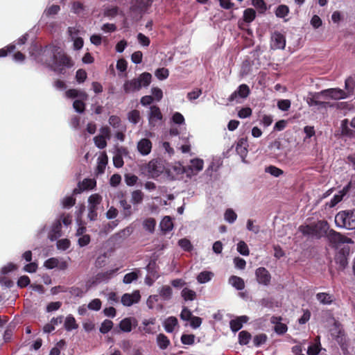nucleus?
I'll list each match as a JSON object with an SVG mask.
<instances>
[{
	"label": "nucleus",
	"mask_w": 355,
	"mask_h": 355,
	"mask_svg": "<svg viewBox=\"0 0 355 355\" xmlns=\"http://www.w3.org/2000/svg\"><path fill=\"white\" fill-rule=\"evenodd\" d=\"M44 53L50 55V59L46 62L48 67L59 74H64L65 69L73 65L71 59L58 46H46Z\"/></svg>",
	"instance_id": "nucleus-1"
},
{
	"label": "nucleus",
	"mask_w": 355,
	"mask_h": 355,
	"mask_svg": "<svg viewBox=\"0 0 355 355\" xmlns=\"http://www.w3.org/2000/svg\"><path fill=\"white\" fill-rule=\"evenodd\" d=\"M152 76L150 73L144 72L137 78L127 80L123 85L125 93L129 94L139 91L141 87H148L151 82Z\"/></svg>",
	"instance_id": "nucleus-2"
},
{
	"label": "nucleus",
	"mask_w": 355,
	"mask_h": 355,
	"mask_svg": "<svg viewBox=\"0 0 355 355\" xmlns=\"http://www.w3.org/2000/svg\"><path fill=\"white\" fill-rule=\"evenodd\" d=\"M335 223L338 227H343L347 230L355 229V210L338 212L335 216Z\"/></svg>",
	"instance_id": "nucleus-3"
},
{
	"label": "nucleus",
	"mask_w": 355,
	"mask_h": 355,
	"mask_svg": "<svg viewBox=\"0 0 355 355\" xmlns=\"http://www.w3.org/2000/svg\"><path fill=\"white\" fill-rule=\"evenodd\" d=\"M65 95L69 98H77L73 101V107L76 112L83 113L85 109L84 101L88 98V95L83 90L71 89L65 92Z\"/></svg>",
	"instance_id": "nucleus-4"
},
{
	"label": "nucleus",
	"mask_w": 355,
	"mask_h": 355,
	"mask_svg": "<svg viewBox=\"0 0 355 355\" xmlns=\"http://www.w3.org/2000/svg\"><path fill=\"white\" fill-rule=\"evenodd\" d=\"M87 202V218L90 220L94 221L98 217V210L102 202V197L98 193L92 194L88 198Z\"/></svg>",
	"instance_id": "nucleus-5"
},
{
	"label": "nucleus",
	"mask_w": 355,
	"mask_h": 355,
	"mask_svg": "<svg viewBox=\"0 0 355 355\" xmlns=\"http://www.w3.org/2000/svg\"><path fill=\"white\" fill-rule=\"evenodd\" d=\"M163 115L159 107L152 105L149 107L148 112V120L149 126L153 128L159 126L162 123Z\"/></svg>",
	"instance_id": "nucleus-6"
},
{
	"label": "nucleus",
	"mask_w": 355,
	"mask_h": 355,
	"mask_svg": "<svg viewBox=\"0 0 355 355\" xmlns=\"http://www.w3.org/2000/svg\"><path fill=\"white\" fill-rule=\"evenodd\" d=\"M146 168L149 176L152 178H158L165 170L164 164L161 160L158 159L150 161Z\"/></svg>",
	"instance_id": "nucleus-7"
},
{
	"label": "nucleus",
	"mask_w": 355,
	"mask_h": 355,
	"mask_svg": "<svg viewBox=\"0 0 355 355\" xmlns=\"http://www.w3.org/2000/svg\"><path fill=\"white\" fill-rule=\"evenodd\" d=\"M250 92L249 87L245 84H242L230 96L228 100L230 102L240 103V99L247 98Z\"/></svg>",
	"instance_id": "nucleus-8"
},
{
	"label": "nucleus",
	"mask_w": 355,
	"mask_h": 355,
	"mask_svg": "<svg viewBox=\"0 0 355 355\" xmlns=\"http://www.w3.org/2000/svg\"><path fill=\"white\" fill-rule=\"evenodd\" d=\"M351 188H355V181L349 182L343 189L336 193L330 202L328 203L329 207H335L338 202H340L343 198L347 194Z\"/></svg>",
	"instance_id": "nucleus-9"
},
{
	"label": "nucleus",
	"mask_w": 355,
	"mask_h": 355,
	"mask_svg": "<svg viewBox=\"0 0 355 355\" xmlns=\"http://www.w3.org/2000/svg\"><path fill=\"white\" fill-rule=\"evenodd\" d=\"M323 93L325 99L341 100L348 97V94L340 88L324 89Z\"/></svg>",
	"instance_id": "nucleus-10"
},
{
	"label": "nucleus",
	"mask_w": 355,
	"mask_h": 355,
	"mask_svg": "<svg viewBox=\"0 0 355 355\" xmlns=\"http://www.w3.org/2000/svg\"><path fill=\"white\" fill-rule=\"evenodd\" d=\"M328 239L329 241L336 245L343 243H352L353 241L351 239L344 236L341 234L331 230L328 233Z\"/></svg>",
	"instance_id": "nucleus-11"
},
{
	"label": "nucleus",
	"mask_w": 355,
	"mask_h": 355,
	"mask_svg": "<svg viewBox=\"0 0 355 355\" xmlns=\"http://www.w3.org/2000/svg\"><path fill=\"white\" fill-rule=\"evenodd\" d=\"M309 95L310 96L306 98V103L310 107L325 106V103L322 101V99H325L323 90L320 92L310 93Z\"/></svg>",
	"instance_id": "nucleus-12"
},
{
	"label": "nucleus",
	"mask_w": 355,
	"mask_h": 355,
	"mask_svg": "<svg viewBox=\"0 0 355 355\" xmlns=\"http://www.w3.org/2000/svg\"><path fill=\"white\" fill-rule=\"evenodd\" d=\"M61 229V220L56 219L51 225L47 235L48 239L51 241H56L62 235Z\"/></svg>",
	"instance_id": "nucleus-13"
},
{
	"label": "nucleus",
	"mask_w": 355,
	"mask_h": 355,
	"mask_svg": "<svg viewBox=\"0 0 355 355\" xmlns=\"http://www.w3.org/2000/svg\"><path fill=\"white\" fill-rule=\"evenodd\" d=\"M286 46V39L283 34L275 32L271 35L270 46L272 49H284Z\"/></svg>",
	"instance_id": "nucleus-14"
},
{
	"label": "nucleus",
	"mask_w": 355,
	"mask_h": 355,
	"mask_svg": "<svg viewBox=\"0 0 355 355\" xmlns=\"http://www.w3.org/2000/svg\"><path fill=\"white\" fill-rule=\"evenodd\" d=\"M255 275L259 284L264 286L270 284L271 276L270 272L265 268H258L255 271Z\"/></svg>",
	"instance_id": "nucleus-15"
},
{
	"label": "nucleus",
	"mask_w": 355,
	"mask_h": 355,
	"mask_svg": "<svg viewBox=\"0 0 355 355\" xmlns=\"http://www.w3.org/2000/svg\"><path fill=\"white\" fill-rule=\"evenodd\" d=\"M141 295L139 291H135L132 293H125L121 297V303L125 306H130L134 304L138 303Z\"/></svg>",
	"instance_id": "nucleus-16"
},
{
	"label": "nucleus",
	"mask_w": 355,
	"mask_h": 355,
	"mask_svg": "<svg viewBox=\"0 0 355 355\" xmlns=\"http://www.w3.org/2000/svg\"><path fill=\"white\" fill-rule=\"evenodd\" d=\"M152 142L147 138L140 139L137 145L138 152L143 156L149 155L152 150Z\"/></svg>",
	"instance_id": "nucleus-17"
},
{
	"label": "nucleus",
	"mask_w": 355,
	"mask_h": 355,
	"mask_svg": "<svg viewBox=\"0 0 355 355\" xmlns=\"http://www.w3.org/2000/svg\"><path fill=\"white\" fill-rule=\"evenodd\" d=\"M248 141L246 138H240L236 145V151L240 155L243 162H245V159L248 154Z\"/></svg>",
	"instance_id": "nucleus-18"
},
{
	"label": "nucleus",
	"mask_w": 355,
	"mask_h": 355,
	"mask_svg": "<svg viewBox=\"0 0 355 355\" xmlns=\"http://www.w3.org/2000/svg\"><path fill=\"white\" fill-rule=\"evenodd\" d=\"M249 320V318L246 315H241L232 320L230 322V329L233 332L239 331L244 323H246Z\"/></svg>",
	"instance_id": "nucleus-19"
},
{
	"label": "nucleus",
	"mask_w": 355,
	"mask_h": 355,
	"mask_svg": "<svg viewBox=\"0 0 355 355\" xmlns=\"http://www.w3.org/2000/svg\"><path fill=\"white\" fill-rule=\"evenodd\" d=\"M60 10V7L58 5H51L47 7L44 10L40 19V23H43L47 19H51V17L56 15Z\"/></svg>",
	"instance_id": "nucleus-20"
},
{
	"label": "nucleus",
	"mask_w": 355,
	"mask_h": 355,
	"mask_svg": "<svg viewBox=\"0 0 355 355\" xmlns=\"http://www.w3.org/2000/svg\"><path fill=\"white\" fill-rule=\"evenodd\" d=\"M178 326V319L174 316H170L163 322V327L167 333H173Z\"/></svg>",
	"instance_id": "nucleus-21"
},
{
	"label": "nucleus",
	"mask_w": 355,
	"mask_h": 355,
	"mask_svg": "<svg viewBox=\"0 0 355 355\" xmlns=\"http://www.w3.org/2000/svg\"><path fill=\"white\" fill-rule=\"evenodd\" d=\"M204 162L201 159H193L190 162L189 168L193 174H196L202 170Z\"/></svg>",
	"instance_id": "nucleus-22"
},
{
	"label": "nucleus",
	"mask_w": 355,
	"mask_h": 355,
	"mask_svg": "<svg viewBox=\"0 0 355 355\" xmlns=\"http://www.w3.org/2000/svg\"><path fill=\"white\" fill-rule=\"evenodd\" d=\"M229 284L238 291H241L245 288L243 279L239 277L232 275L229 278Z\"/></svg>",
	"instance_id": "nucleus-23"
},
{
	"label": "nucleus",
	"mask_w": 355,
	"mask_h": 355,
	"mask_svg": "<svg viewBox=\"0 0 355 355\" xmlns=\"http://www.w3.org/2000/svg\"><path fill=\"white\" fill-rule=\"evenodd\" d=\"M156 342L159 348L162 350L167 349L171 344L170 340L164 334H159L157 336Z\"/></svg>",
	"instance_id": "nucleus-24"
},
{
	"label": "nucleus",
	"mask_w": 355,
	"mask_h": 355,
	"mask_svg": "<svg viewBox=\"0 0 355 355\" xmlns=\"http://www.w3.org/2000/svg\"><path fill=\"white\" fill-rule=\"evenodd\" d=\"M159 226L162 232H168L172 230L173 223L171 217L168 216H164L161 220Z\"/></svg>",
	"instance_id": "nucleus-25"
},
{
	"label": "nucleus",
	"mask_w": 355,
	"mask_h": 355,
	"mask_svg": "<svg viewBox=\"0 0 355 355\" xmlns=\"http://www.w3.org/2000/svg\"><path fill=\"white\" fill-rule=\"evenodd\" d=\"M158 293L163 300L168 301L172 297L173 291L169 286H163L158 289Z\"/></svg>",
	"instance_id": "nucleus-26"
},
{
	"label": "nucleus",
	"mask_w": 355,
	"mask_h": 355,
	"mask_svg": "<svg viewBox=\"0 0 355 355\" xmlns=\"http://www.w3.org/2000/svg\"><path fill=\"white\" fill-rule=\"evenodd\" d=\"M144 198V194L141 190H135L131 193L130 202L134 205L141 204Z\"/></svg>",
	"instance_id": "nucleus-27"
},
{
	"label": "nucleus",
	"mask_w": 355,
	"mask_h": 355,
	"mask_svg": "<svg viewBox=\"0 0 355 355\" xmlns=\"http://www.w3.org/2000/svg\"><path fill=\"white\" fill-rule=\"evenodd\" d=\"M355 88V78L352 76L348 77L345 82V89L346 93L348 94V97L354 94Z\"/></svg>",
	"instance_id": "nucleus-28"
},
{
	"label": "nucleus",
	"mask_w": 355,
	"mask_h": 355,
	"mask_svg": "<svg viewBox=\"0 0 355 355\" xmlns=\"http://www.w3.org/2000/svg\"><path fill=\"white\" fill-rule=\"evenodd\" d=\"M42 24L46 25L47 30L51 33L56 32L60 27V24L52 19H47Z\"/></svg>",
	"instance_id": "nucleus-29"
},
{
	"label": "nucleus",
	"mask_w": 355,
	"mask_h": 355,
	"mask_svg": "<svg viewBox=\"0 0 355 355\" xmlns=\"http://www.w3.org/2000/svg\"><path fill=\"white\" fill-rule=\"evenodd\" d=\"M119 204L121 207L123 209V216L124 218H128L130 217L132 214V206L130 204H129L126 200L122 199L119 201Z\"/></svg>",
	"instance_id": "nucleus-30"
},
{
	"label": "nucleus",
	"mask_w": 355,
	"mask_h": 355,
	"mask_svg": "<svg viewBox=\"0 0 355 355\" xmlns=\"http://www.w3.org/2000/svg\"><path fill=\"white\" fill-rule=\"evenodd\" d=\"M300 231L306 236H318V234L316 232L315 227L311 225L300 226Z\"/></svg>",
	"instance_id": "nucleus-31"
},
{
	"label": "nucleus",
	"mask_w": 355,
	"mask_h": 355,
	"mask_svg": "<svg viewBox=\"0 0 355 355\" xmlns=\"http://www.w3.org/2000/svg\"><path fill=\"white\" fill-rule=\"evenodd\" d=\"M118 268L107 270L105 272L98 273L97 275V279L101 282H107L117 272Z\"/></svg>",
	"instance_id": "nucleus-32"
},
{
	"label": "nucleus",
	"mask_w": 355,
	"mask_h": 355,
	"mask_svg": "<svg viewBox=\"0 0 355 355\" xmlns=\"http://www.w3.org/2000/svg\"><path fill=\"white\" fill-rule=\"evenodd\" d=\"M109 124L115 130L120 129L125 125L121 123L120 117L116 115H112L108 120Z\"/></svg>",
	"instance_id": "nucleus-33"
},
{
	"label": "nucleus",
	"mask_w": 355,
	"mask_h": 355,
	"mask_svg": "<svg viewBox=\"0 0 355 355\" xmlns=\"http://www.w3.org/2000/svg\"><path fill=\"white\" fill-rule=\"evenodd\" d=\"M214 277V273L210 271L201 272L197 277V281L200 284H205L209 282Z\"/></svg>",
	"instance_id": "nucleus-34"
},
{
	"label": "nucleus",
	"mask_w": 355,
	"mask_h": 355,
	"mask_svg": "<svg viewBox=\"0 0 355 355\" xmlns=\"http://www.w3.org/2000/svg\"><path fill=\"white\" fill-rule=\"evenodd\" d=\"M237 219V214L231 208L227 209L224 213V220L230 223H234Z\"/></svg>",
	"instance_id": "nucleus-35"
},
{
	"label": "nucleus",
	"mask_w": 355,
	"mask_h": 355,
	"mask_svg": "<svg viewBox=\"0 0 355 355\" xmlns=\"http://www.w3.org/2000/svg\"><path fill=\"white\" fill-rule=\"evenodd\" d=\"M128 119L132 124L138 123L141 120L140 112L137 110H131L128 113Z\"/></svg>",
	"instance_id": "nucleus-36"
},
{
	"label": "nucleus",
	"mask_w": 355,
	"mask_h": 355,
	"mask_svg": "<svg viewBox=\"0 0 355 355\" xmlns=\"http://www.w3.org/2000/svg\"><path fill=\"white\" fill-rule=\"evenodd\" d=\"M256 17V12L253 8H247L243 11V18L245 22L250 24Z\"/></svg>",
	"instance_id": "nucleus-37"
},
{
	"label": "nucleus",
	"mask_w": 355,
	"mask_h": 355,
	"mask_svg": "<svg viewBox=\"0 0 355 355\" xmlns=\"http://www.w3.org/2000/svg\"><path fill=\"white\" fill-rule=\"evenodd\" d=\"M155 225L156 221L153 218H148L143 221L144 228L150 234L154 232Z\"/></svg>",
	"instance_id": "nucleus-38"
},
{
	"label": "nucleus",
	"mask_w": 355,
	"mask_h": 355,
	"mask_svg": "<svg viewBox=\"0 0 355 355\" xmlns=\"http://www.w3.org/2000/svg\"><path fill=\"white\" fill-rule=\"evenodd\" d=\"M64 328L67 331H71L78 328L76 320L73 316L69 315L64 321Z\"/></svg>",
	"instance_id": "nucleus-39"
},
{
	"label": "nucleus",
	"mask_w": 355,
	"mask_h": 355,
	"mask_svg": "<svg viewBox=\"0 0 355 355\" xmlns=\"http://www.w3.org/2000/svg\"><path fill=\"white\" fill-rule=\"evenodd\" d=\"M251 338V334L247 331H241L239 333V343L241 345H248Z\"/></svg>",
	"instance_id": "nucleus-40"
},
{
	"label": "nucleus",
	"mask_w": 355,
	"mask_h": 355,
	"mask_svg": "<svg viewBox=\"0 0 355 355\" xmlns=\"http://www.w3.org/2000/svg\"><path fill=\"white\" fill-rule=\"evenodd\" d=\"M181 296L185 301H193L196 298V293L188 288H184L181 292Z\"/></svg>",
	"instance_id": "nucleus-41"
},
{
	"label": "nucleus",
	"mask_w": 355,
	"mask_h": 355,
	"mask_svg": "<svg viewBox=\"0 0 355 355\" xmlns=\"http://www.w3.org/2000/svg\"><path fill=\"white\" fill-rule=\"evenodd\" d=\"M317 300L323 304H330L333 301L331 295L327 293H319L316 295Z\"/></svg>",
	"instance_id": "nucleus-42"
},
{
	"label": "nucleus",
	"mask_w": 355,
	"mask_h": 355,
	"mask_svg": "<svg viewBox=\"0 0 355 355\" xmlns=\"http://www.w3.org/2000/svg\"><path fill=\"white\" fill-rule=\"evenodd\" d=\"M335 261L337 264L340 266V268L344 269L347 265V258L345 253L338 252L335 257Z\"/></svg>",
	"instance_id": "nucleus-43"
},
{
	"label": "nucleus",
	"mask_w": 355,
	"mask_h": 355,
	"mask_svg": "<svg viewBox=\"0 0 355 355\" xmlns=\"http://www.w3.org/2000/svg\"><path fill=\"white\" fill-rule=\"evenodd\" d=\"M119 328L123 332H130L132 330L131 319L126 318L123 319L119 323Z\"/></svg>",
	"instance_id": "nucleus-44"
},
{
	"label": "nucleus",
	"mask_w": 355,
	"mask_h": 355,
	"mask_svg": "<svg viewBox=\"0 0 355 355\" xmlns=\"http://www.w3.org/2000/svg\"><path fill=\"white\" fill-rule=\"evenodd\" d=\"M267 338V336L265 334L256 335L253 338V344L254 347H259L266 342Z\"/></svg>",
	"instance_id": "nucleus-45"
},
{
	"label": "nucleus",
	"mask_w": 355,
	"mask_h": 355,
	"mask_svg": "<svg viewBox=\"0 0 355 355\" xmlns=\"http://www.w3.org/2000/svg\"><path fill=\"white\" fill-rule=\"evenodd\" d=\"M71 246V241L68 239L58 240L56 247L58 250H67Z\"/></svg>",
	"instance_id": "nucleus-46"
},
{
	"label": "nucleus",
	"mask_w": 355,
	"mask_h": 355,
	"mask_svg": "<svg viewBox=\"0 0 355 355\" xmlns=\"http://www.w3.org/2000/svg\"><path fill=\"white\" fill-rule=\"evenodd\" d=\"M289 12V8L286 5L279 6L275 11V15L277 17L284 18L288 15Z\"/></svg>",
	"instance_id": "nucleus-47"
},
{
	"label": "nucleus",
	"mask_w": 355,
	"mask_h": 355,
	"mask_svg": "<svg viewBox=\"0 0 355 355\" xmlns=\"http://www.w3.org/2000/svg\"><path fill=\"white\" fill-rule=\"evenodd\" d=\"M75 202L76 199L72 196H66L61 201L62 206L64 209H69L72 207Z\"/></svg>",
	"instance_id": "nucleus-48"
},
{
	"label": "nucleus",
	"mask_w": 355,
	"mask_h": 355,
	"mask_svg": "<svg viewBox=\"0 0 355 355\" xmlns=\"http://www.w3.org/2000/svg\"><path fill=\"white\" fill-rule=\"evenodd\" d=\"M96 185L95 180L92 179H85L81 184H79L80 190L92 189Z\"/></svg>",
	"instance_id": "nucleus-49"
},
{
	"label": "nucleus",
	"mask_w": 355,
	"mask_h": 355,
	"mask_svg": "<svg viewBox=\"0 0 355 355\" xmlns=\"http://www.w3.org/2000/svg\"><path fill=\"white\" fill-rule=\"evenodd\" d=\"M94 141L97 148L103 149L107 146L106 139L103 135H98L94 138Z\"/></svg>",
	"instance_id": "nucleus-50"
},
{
	"label": "nucleus",
	"mask_w": 355,
	"mask_h": 355,
	"mask_svg": "<svg viewBox=\"0 0 355 355\" xmlns=\"http://www.w3.org/2000/svg\"><path fill=\"white\" fill-rule=\"evenodd\" d=\"M266 173L270 174L274 177H279L283 174V171L275 166H269L265 169Z\"/></svg>",
	"instance_id": "nucleus-51"
},
{
	"label": "nucleus",
	"mask_w": 355,
	"mask_h": 355,
	"mask_svg": "<svg viewBox=\"0 0 355 355\" xmlns=\"http://www.w3.org/2000/svg\"><path fill=\"white\" fill-rule=\"evenodd\" d=\"M237 251L243 256L249 255L250 251L248 245L243 241L237 243Z\"/></svg>",
	"instance_id": "nucleus-52"
},
{
	"label": "nucleus",
	"mask_w": 355,
	"mask_h": 355,
	"mask_svg": "<svg viewBox=\"0 0 355 355\" xmlns=\"http://www.w3.org/2000/svg\"><path fill=\"white\" fill-rule=\"evenodd\" d=\"M113 327V322L110 320H105L101 325L100 331L105 334L109 332Z\"/></svg>",
	"instance_id": "nucleus-53"
},
{
	"label": "nucleus",
	"mask_w": 355,
	"mask_h": 355,
	"mask_svg": "<svg viewBox=\"0 0 355 355\" xmlns=\"http://www.w3.org/2000/svg\"><path fill=\"white\" fill-rule=\"evenodd\" d=\"M59 257H51L46 260L44 263V266L49 269L56 268Z\"/></svg>",
	"instance_id": "nucleus-54"
},
{
	"label": "nucleus",
	"mask_w": 355,
	"mask_h": 355,
	"mask_svg": "<svg viewBox=\"0 0 355 355\" xmlns=\"http://www.w3.org/2000/svg\"><path fill=\"white\" fill-rule=\"evenodd\" d=\"M155 76L161 80H165L168 77L169 71L166 68H159L155 71Z\"/></svg>",
	"instance_id": "nucleus-55"
},
{
	"label": "nucleus",
	"mask_w": 355,
	"mask_h": 355,
	"mask_svg": "<svg viewBox=\"0 0 355 355\" xmlns=\"http://www.w3.org/2000/svg\"><path fill=\"white\" fill-rule=\"evenodd\" d=\"M195 338L193 334H182L180 340L183 345H191L194 343Z\"/></svg>",
	"instance_id": "nucleus-56"
},
{
	"label": "nucleus",
	"mask_w": 355,
	"mask_h": 355,
	"mask_svg": "<svg viewBox=\"0 0 355 355\" xmlns=\"http://www.w3.org/2000/svg\"><path fill=\"white\" fill-rule=\"evenodd\" d=\"M107 164V158L106 155L98 159L97 171L99 173H104Z\"/></svg>",
	"instance_id": "nucleus-57"
},
{
	"label": "nucleus",
	"mask_w": 355,
	"mask_h": 355,
	"mask_svg": "<svg viewBox=\"0 0 355 355\" xmlns=\"http://www.w3.org/2000/svg\"><path fill=\"white\" fill-rule=\"evenodd\" d=\"M138 278L137 272H131L125 275L123 282L125 284H131L132 282L137 280Z\"/></svg>",
	"instance_id": "nucleus-58"
},
{
	"label": "nucleus",
	"mask_w": 355,
	"mask_h": 355,
	"mask_svg": "<svg viewBox=\"0 0 355 355\" xmlns=\"http://www.w3.org/2000/svg\"><path fill=\"white\" fill-rule=\"evenodd\" d=\"M101 301L99 299H94L92 300L87 305V307L89 310L92 311H99L101 308Z\"/></svg>",
	"instance_id": "nucleus-59"
},
{
	"label": "nucleus",
	"mask_w": 355,
	"mask_h": 355,
	"mask_svg": "<svg viewBox=\"0 0 355 355\" xmlns=\"http://www.w3.org/2000/svg\"><path fill=\"white\" fill-rule=\"evenodd\" d=\"M172 121L177 125H184V117L180 112H175L171 118Z\"/></svg>",
	"instance_id": "nucleus-60"
},
{
	"label": "nucleus",
	"mask_w": 355,
	"mask_h": 355,
	"mask_svg": "<svg viewBox=\"0 0 355 355\" xmlns=\"http://www.w3.org/2000/svg\"><path fill=\"white\" fill-rule=\"evenodd\" d=\"M246 228L248 231L252 232L255 234L260 232V227L259 225H254V221L251 219H248L247 220Z\"/></svg>",
	"instance_id": "nucleus-61"
},
{
	"label": "nucleus",
	"mask_w": 355,
	"mask_h": 355,
	"mask_svg": "<svg viewBox=\"0 0 355 355\" xmlns=\"http://www.w3.org/2000/svg\"><path fill=\"white\" fill-rule=\"evenodd\" d=\"M180 316L182 320L189 321L193 315L191 311L187 307H183Z\"/></svg>",
	"instance_id": "nucleus-62"
},
{
	"label": "nucleus",
	"mask_w": 355,
	"mask_h": 355,
	"mask_svg": "<svg viewBox=\"0 0 355 355\" xmlns=\"http://www.w3.org/2000/svg\"><path fill=\"white\" fill-rule=\"evenodd\" d=\"M291 101L288 99L280 100L277 103V107L282 111H287L291 107Z\"/></svg>",
	"instance_id": "nucleus-63"
},
{
	"label": "nucleus",
	"mask_w": 355,
	"mask_h": 355,
	"mask_svg": "<svg viewBox=\"0 0 355 355\" xmlns=\"http://www.w3.org/2000/svg\"><path fill=\"white\" fill-rule=\"evenodd\" d=\"M320 351V344L311 345L308 347L307 354L308 355H318Z\"/></svg>",
	"instance_id": "nucleus-64"
}]
</instances>
